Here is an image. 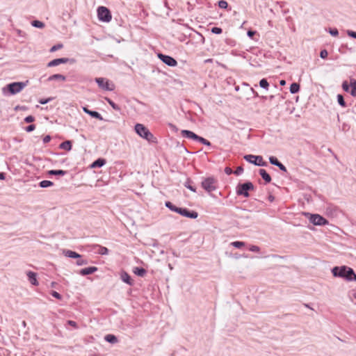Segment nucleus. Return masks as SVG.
I'll return each instance as SVG.
<instances>
[{
  "mask_svg": "<svg viewBox=\"0 0 356 356\" xmlns=\"http://www.w3.org/2000/svg\"><path fill=\"white\" fill-rule=\"evenodd\" d=\"M35 125L33 124H31L29 126H27L26 128H25V130L27 131V132H31L33 131V130H35Z\"/></svg>",
  "mask_w": 356,
  "mask_h": 356,
  "instance_id": "603ef678",
  "label": "nucleus"
},
{
  "mask_svg": "<svg viewBox=\"0 0 356 356\" xmlns=\"http://www.w3.org/2000/svg\"><path fill=\"white\" fill-rule=\"evenodd\" d=\"M27 107L25 106L17 105L15 107V111H26Z\"/></svg>",
  "mask_w": 356,
  "mask_h": 356,
  "instance_id": "6e6d98bb",
  "label": "nucleus"
},
{
  "mask_svg": "<svg viewBox=\"0 0 356 356\" xmlns=\"http://www.w3.org/2000/svg\"><path fill=\"white\" fill-rule=\"evenodd\" d=\"M106 101L108 103V104L115 111H120L121 108L119 105L116 104L113 100L110 98L106 97Z\"/></svg>",
  "mask_w": 356,
  "mask_h": 356,
  "instance_id": "cd10ccee",
  "label": "nucleus"
},
{
  "mask_svg": "<svg viewBox=\"0 0 356 356\" xmlns=\"http://www.w3.org/2000/svg\"><path fill=\"white\" fill-rule=\"evenodd\" d=\"M135 131L141 138L147 140L149 143H157L156 137L149 131V130L142 124H136L135 125Z\"/></svg>",
  "mask_w": 356,
  "mask_h": 356,
  "instance_id": "7ed1b4c3",
  "label": "nucleus"
},
{
  "mask_svg": "<svg viewBox=\"0 0 356 356\" xmlns=\"http://www.w3.org/2000/svg\"><path fill=\"white\" fill-rule=\"evenodd\" d=\"M327 56H328V52H327V51L326 49H323V50L321 51V52H320V57L321 58L325 59V58H326L327 57Z\"/></svg>",
  "mask_w": 356,
  "mask_h": 356,
  "instance_id": "a18cd8bd",
  "label": "nucleus"
},
{
  "mask_svg": "<svg viewBox=\"0 0 356 356\" xmlns=\"http://www.w3.org/2000/svg\"><path fill=\"white\" fill-rule=\"evenodd\" d=\"M51 295L54 297L55 298L58 299V300H61L62 299V296L58 293L57 291H52L51 293Z\"/></svg>",
  "mask_w": 356,
  "mask_h": 356,
  "instance_id": "c03bdc74",
  "label": "nucleus"
},
{
  "mask_svg": "<svg viewBox=\"0 0 356 356\" xmlns=\"http://www.w3.org/2000/svg\"><path fill=\"white\" fill-rule=\"evenodd\" d=\"M133 272L135 275H136L139 277H144L147 273V270L142 267L134 268Z\"/></svg>",
  "mask_w": 356,
  "mask_h": 356,
  "instance_id": "412c9836",
  "label": "nucleus"
},
{
  "mask_svg": "<svg viewBox=\"0 0 356 356\" xmlns=\"http://www.w3.org/2000/svg\"><path fill=\"white\" fill-rule=\"evenodd\" d=\"M76 264L78 266L86 265L88 264V260L83 258V257L81 255V257H78Z\"/></svg>",
  "mask_w": 356,
  "mask_h": 356,
  "instance_id": "473e14b6",
  "label": "nucleus"
},
{
  "mask_svg": "<svg viewBox=\"0 0 356 356\" xmlns=\"http://www.w3.org/2000/svg\"><path fill=\"white\" fill-rule=\"evenodd\" d=\"M350 86L351 88V90L350 91V95L353 97H356V79H350Z\"/></svg>",
  "mask_w": 356,
  "mask_h": 356,
  "instance_id": "b1692460",
  "label": "nucleus"
},
{
  "mask_svg": "<svg viewBox=\"0 0 356 356\" xmlns=\"http://www.w3.org/2000/svg\"><path fill=\"white\" fill-rule=\"evenodd\" d=\"M259 86L264 89L268 90L269 83L266 79H262L259 81Z\"/></svg>",
  "mask_w": 356,
  "mask_h": 356,
  "instance_id": "72a5a7b5",
  "label": "nucleus"
},
{
  "mask_svg": "<svg viewBox=\"0 0 356 356\" xmlns=\"http://www.w3.org/2000/svg\"><path fill=\"white\" fill-rule=\"evenodd\" d=\"M274 98V95H270L269 97L270 100H272Z\"/></svg>",
  "mask_w": 356,
  "mask_h": 356,
  "instance_id": "774afa93",
  "label": "nucleus"
},
{
  "mask_svg": "<svg viewBox=\"0 0 356 356\" xmlns=\"http://www.w3.org/2000/svg\"><path fill=\"white\" fill-rule=\"evenodd\" d=\"M83 110L86 113L88 114L92 118H96L99 120H104V118H102L101 114L99 113H98L97 111L89 110L86 107H83Z\"/></svg>",
  "mask_w": 356,
  "mask_h": 356,
  "instance_id": "dca6fc26",
  "label": "nucleus"
},
{
  "mask_svg": "<svg viewBox=\"0 0 356 356\" xmlns=\"http://www.w3.org/2000/svg\"><path fill=\"white\" fill-rule=\"evenodd\" d=\"M347 35L353 38L356 39V32L352 30H347L346 31Z\"/></svg>",
  "mask_w": 356,
  "mask_h": 356,
  "instance_id": "09e8293b",
  "label": "nucleus"
},
{
  "mask_svg": "<svg viewBox=\"0 0 356 356\" xmlns=\"http://www.w3.org/2000/svg\"><path fill=\"white\" fill-rule=\"evenodd\" d=\"M259 173L266 184L271 181V177L264 169H259Z\"/></svg>",
  "mask_w": 356,
  "mask_h": 356,
  "instance_id": "a211bd4d",
  "label": "nucleus"
},
{
  "mask_svg": "<svg viewBox=\"0 0 356 356\" xmlns=\"http://www.w3.org/2000/svg\"><path fill=\"white\" fill-rule=\"evenodd\" d=\"M337 102H338V104L342 106V107H346V103L344 100V98H343V96L342 95H337Z\"/></svg>",
  "mask_w": 356,
  "mask_h": 356,
  "instance_id": "f704fd0d",
  "label": "nucleus"
},
{
  "mask_svg": "<svg viewBox=\"0 0 356 356\" xmlns=\"http://www.w3.org/2000/svg\"><path fill=\"white\" fill-rule=\"evenodd\" d=\"M31 25L33 27L38 28V29H42L45 26V24L39 20H33L31 22Z\"/></svg>",
  "mask_w": 356,
  "mask_h": 356,
  "instance_id": "7c9ffc66",
  "label": "nucleus"
},
{
  "mask_svg": "<svg viewBox=\"0 0 356 356\" xmlns=\"http://www.w3.org/2000/svg\"><path fill=\"white\" fill-rule=\"evenodd\" d=\"M165 205L167 208H168L170 211L178 213L179 208L178 207H176L171 202L167 201L165 203Z\"/></svg>",
  "mask_w": 356,
  "mask_h": 356,
  "instance_id": "c85d7f7f",
  "label": "nucleus"
},
{
  "mask_svg": "<svg viewBox=\"0 0 356 356\" xmlns=\"http://www.w3.org/2000/svg\"><path fill=\"white\" fill-rule=\"evenodd\" d=\"M76 62V60L74 58H56L47 63V67H51L57 66L60 64H65L70 63V64H74Z\"/></svg>",
  "mask_w": 356,
  "mask_h": 356,
  "instance_id": "9d476101",
  "label": "nucleus"
},
{
  "mask_svg": "<svg viewBox=\"0 0 356 356\" xmlns=\"http://www.w3.org/2000/svg\"><path fill=\"white\" fill-rule=\"evenodd\" d=\"M53 185H54V183L49 180H43L39 183V186L41 188H47V187L52 186Z\"/></svg>",
  "mask_w": 356,
  "mask_h": 356,
  "instance_id": "c756f323",
  "label": "nucleus"
},
{
  "mask_svg": "<svg viewBox=\"0 0 356 356\" xmlns=\"http://www.w3.org/2000/svg\"><path fill=\"white\" fill-rule=\"evenodd\" d=\"M104 339L106 341L110 343H115L118 341V338L114 334H106L104 337Z\"/></svg>",
  "mask_w": 356,
  "mask_h": 356,
  "instance_id": "393cba45",
  "label": "nucleus"
},
{
  "mask_svg": "<svg viewBox=\"0 0 356 356\" xmlns=\"http://www.w3.org/2000/svg\"><path fill=\"white\" fill-rule=\"evenodd\" d=\"M225 172L227 175H229L232 174L234 172H233V170L230 168L227 167V168H225Z\"/></svg>",
  "mask_w": 356,
  "mask_h": 356,
  "instance_id": "bf43d9fd",
  "label": "nucleus"
},
{
  "mask_svg": "<svg viewBox=\"0 0 356 356\" xmlns=\"http://www.w3.org/2000/svg\"><path fill=\"white\" fill-rule=\"evenodd\" d=\"M49 175L64 176L67 174V171L63 170H51L48 172Z\"/></svg>",
  "mask_w": 356,
  "mask_h": 356,
  "instance_id": "a878e982",
  "label": "nucleus"
},
{
  "mask_svg": "<svg viewBox=\"0 0 356 356\" xmlns=\"http://www.w3.org/2000/svg\"><path fill=\"white\" fill-rule=\"evenodd\" d=\"M97 270L98 268L96 266H90L88 268L81 269L79 272V274L82 276H86L95 273L96 271H97Z\"/></svg>",
  "mask_w": 356,
  "mask_h": 356,
  "instance_id": "2eb2a0df",
  "label": "nucleus"
},
{
  "mask_svg": "<svg viewBox=\"0 0 356 356\" xmlns=\"http://www.w3.org/2000/svg\"><path fill=\"white\" fill-rule=\"evenodd\" d=\"M181 134L182 137H184V138L196 140V141H197L206 146H208V147L211 146V143L208 140L197 135L192 131L184 129V130L181 131Z\"/></svg>",
  "mask_w": 356,
  "mask_h": 356,
  "instance_id": "423d86ee",
  "label": "nucleus"
},
{
  "mask_svg": "<svg viewBox=\"0 0 356 356\" xmlns=\"http://www.w3.org/2000/svg\"><path fill=\"white\" fill-rule=\"evenodd\" d=\"M277 168H279V169L284 172H287V169L285 167L284 165H283L281 162L279 163L278 166H277Z\"/></svg>",
  "mask_w": 356,
  "mask_h": 356,
  "instance_id": "864d4df0",
  "label": "nucleus"
},
{
  "mask_svg": "<svg viewBox=\"0 0 356 356\" xmlns=\"http://www.w3.org/2000/svg\"><path fill=\"white\" fill-rule=\"evenodd\" d=\"M332 273L334 277H339L348 281L356 280V274L353 268L346 266H335L332 269Z\"/></svg>",
  "mask_w": 356,
  "mask_h": 356,
  "instance_id": "f257e3e1",
  "label": "nucleus"
},
{
  "mask_svg": "<svg viewBox=\"0 0 356 356\" xmlns=\"http://www.w3.org/2000/svg\"><path fill=\"white\" fill-rule=\"evenodd\" d=\"M249 250L251 251V252H259L260 250V248L257 245H251L250 248H249Z\"/></svg>",
  "mask_w": 356,
  "mask_h": 356,
  "instance_id": "8fccbe9b",
  "label": "nucleus"
},
{
  "mask_svg": "<svg viewBox=\"0 0 356 356\" xmlns=\"http://www.w3.org/2000/svg\"><path fill=\"white\" fill-rule=\"evenodd\" d=\"M67 324L75 327V328L78 327L77 323L74 321H71V320L67 321Z\"/></svg>",
  "mask_w": 356,
  "mask_h": 356,
  "instance_id": "4d7b16f0",
  "label": "nucleus"
},
{
  "mask_svg": "<svg viewBox=\"0 0 356 356\" xmlns=\"http://www.w3.org/2000/svg\"><path fill=\"white\" fill-rule=\"evenodd\" d=\"M120 275L121 280L124 283L129 284V286H133L134 284L131 276L126 271L122 270Z\"/></svg>",
  "mask_w": 356,
  "mask_h": 356,
  "instance_id": "4468645a",
  "label": "nucleus"
},
{
  "mask_svg": "<svg viewBox=\"0 0 356 356\" xmlns=\"http://www.w3.org/2000/svg\"><path fill=\"white\" fill-rule=\"evenodd\" d=\"M47 80L49 81H55V80L65 81L66 80V76L63 74H53V75L49 76Z\"/></svg>",
  "mask_w": 356,
  "mask_h": 356,
  "instance_id": "aec40b11",
  "label": "nucleus"
},
{
  "mask_svg": "<svg viewBox=\"0 0 356 356\" xmlns=\"http://www.w3.org/2000/svg\"><path fill=\"white\" fill-rule=\"evenodd\" d=\"M350 86V84H348L347 81H344L342 83V88L346 92H349Z\"/></svg>",
  "mask_w": 356,
  "mask_h": 356,
  "instance_id": "79ce46f5",
  "label": "nucleus"
},
{
  "mask_svg": "<svg viewBox=\"0 0 356 356\" xmlns=\"http://www.w3.org/2000/svg\"><path fill=\"white\" fill-rule=\"evenodd\" d=\"M54 98L53 97H49L46 99H40L38 100V102L41 104H46L48 102H51Z\"/></svg>",
  "mask_w": 356,
  "mask_h": 356,
  "instance_id": "37998d69",
  "label": "nucleus"
},
{
  "mask_svg": "<svg viewBox=\"0 0 356 356\" xmlns=\"http://www.w3.org/2000/svg\"><path fill=\"white\" fill-rule=\"evenodd\" d=\"M63 17L67 16V17H70V14L67 12L66 13H63Z\"/></svg>",
  "mask_w": 356,
  "mask_h": 356,
  "instance_id": "338daca9",
  "label": "nucleus"
},
{
  "mask_svg": "<svg viewBox=\"0 0 356 356\" xmlns=\"http://www.w3.org/2000/svg\"><path fill=\"white\" fill-rule=\"evenodd\" d=\"M59 148L70 151L72 149V142L70 140H65L59 145Z\"/></svg>",
  "mask_w": 356,
  "mask_h": 356,
  "instance_id": "5701e85b",
  "label": "nucleus"
},
{
  "mask_svg": "<svg viewBox=\"0 0 356 356\" xmlns=\"http://www.w3.org/2000/svg\"><path fill=\"white\" fill-rule=\"evenodd\" d=\"M252 91L254 94L255 96H258V93L256 91H254L253 88H252Z\"/></svg>",
  "mask_w": 356,
  "mask_h": 356,
  "instance_id": "69168bd1",
  "label": "nucleus"
},
{
  "mask_svg": "<svg viewBox=\"0 0 356 356\" xmlns=\"http://www.w3.org/2000/svg\"><path fill=\"white\" fill-rule=\"evenodd\" d=\"M244 159L250 163L254 164L257 166H267V162L263 160L261 156H257L253 154H246L244 156Z\"/></svg>",
  "mask_w": 356,
  "mask_h": 356,
  "instance_id": "0eeeda50",
  "label": "nucleus"
},
{
  "mask_svg": "<svg viewBox=\"0 0 356 356\" xmlns=\"http://www.w3.org/2000/svg\"><path fill=\"white\" fill-rule=\"evenodd\" d=\"M300 88V84L298 83H293L290 86V92L291 94H296L299 92Z\"/></svg>",
  "mask_w": 356,
  "mask_h": 356,
  "instance_id": "bb28decb",
  "label": "nucleus"
},
{
  "mask_svg": "<svg viewBox=\"0 0 356 356\" xmlns=\"http://www.w3.org/2000/svg\"><path fill=\"white\" fill-rule=\"evenodd\" d=\"M97 16L99 19L104 22H109L112 19L110 10L104 6H99L97 8Z\"/></svg>",
  "mask_w": 356,
  "mask_h": 356,
  "instance_id": "6e6552de",
  "label": "nucleus"
},
{
  "mask_svg": "<svg viewBox=\"0 0 356 356\" xmlns=\"http://www.w3.org/2000/svg\"><path fill=\"white\" fill-rule=\"evenodd\" d=\"M98 253L102 254V255L108 254V249L107 248H106V247H103V246L99 245Z\"/></svg>",
  "mask_w": 356,
  "mask_h": 356,
  "instance_id": "4c0bfd02",
  "label": "nucleus"
},
{
  "mask_svg": "<svg viewBox=\"0 0 356 356\" xmlns=\"http://www.w3.org/2000/svg\"><path fill=\"white\" fill-rule=\"evenodd\" d=\"M256 33V31H252V30H249L247 32V35L250 37V38H252L253 35H254Z\"/></svg>",
  "mask_w": 356,
  "mask_h": 356,
  "instance_id": "052dcab7",
  "label": "nucleus"
},
{
  "mask_svg": "<svg viewBox=\"0 0 356 356\" xmlns=\"http://www.w3.org/2000/svg\"><path fill=\"white\" fill-rule=\"evenodd\" d=\"M269 162L270 163V164L275 166H278L279 163H280L277 158L274 156H270L269 157Z\"/></svg>",
  "mask_w": 356,
  "mask_h": 356,
  "instance_id": "e433bc0d",
  "label": "nucleus"
},
{
  "mask_svg": "<svg viewBox=\"0 0 356 356\" xmlns=\"http://www.w3.org/2000/svg\"><path fill=\"white\" fill-rule=\"evenodd\" d=\"M280 84L281 86H284V85L286 84V81H285V80H283V79H282V80H280Z\"/></svg>",
  "mask_w": 356,
  "mask_h": 356,
  "instance_id": "0e129e2a",
  "label": "nucleus"
},
{
  "mask_svg": "<svg viewBox=\"0 0 356 356\" xmlns=\"http://www.w3.org/2000/svg\"><path fill=\"white\" fill-rule=\"evenodd\" d=\"M305 215H309V222L314 225L322 226L328 224L327 220H326L324 217L321 216L319 214L305 213Z\"/></svg>",
  "mask_w": 356,
  "mask_h": 356,
  "instance_id": "1a4fd4ad",
  "label": "nucleus"
},
{
  "mask_svg": "<svg viewBox=\"0 0 356 356\" xmlns=\"http://www.w3.org/2000/svg\"><path fill=\"white\" fill-rule=\"evenodd\" d=\"M106 163V159L102 158H99L97 160H95L92 164L91 168H101L103 165H104Z\"/></svg>",
  "mask_w": 356,
  "mask_h": 356,
  "instance_id": "6ab92c4d",
  "label": "nucleus"
},
{
  "mask_svg": "<svg viewBox=\"0 0 356 356\" xmlns=\"http://www.w3.org/2000/svg\"><path fill=\"white\" fill-rule=\"evenodd\" d=\"M63 253L66 257H70V258L78 259V257H81V254H79V253H77L74 251L70 250H64Z\"/></svg>",
  "mask_w": 356,
  "mask_h": 356,
  "instance_id": "4be33fe9",
  "label": "nucleus"
},
{
  "mask_svg": "<svg viewBox=\"0 0 356 356\" xmlns=\"http://www.w3.org/2000/svg\"><path fill=\"white\" fill-rule=\"evenodd\" d=\"M274 199H275V197H274L273 195H270L268 196V200L270 202H273Z\"/></svg>",
  "mask_w": 356,
  "mask_h": 356,
  "instance_id": "e2e57ef3",
  "label": "nucleus"
},
{
  "mask_svg": "<svg viewBox=\"0 0 356 356\" xmlns=\"http://www.w3.org/2000/svg\"><path fill=\"white\" fill-rule=\"evenodd\" d=\"M168 127H170V130L174 132H177L179 130L178 128L175 124H173L172 123H169Z\"/></svg>",
  "mask_w": 356,
  "mask_h": 356,
  "instance_id": "5fc2aeb1",
  "label": "nucleus"
},
{
  "mask_svg": "<svg viewBox=\"0 0 356 356\" xmlns=\"http://www.w3.org/2000/svg\"><path fill=\"white\" fill-rule=\"evenodd\" d=\"M211 31L214 34H220L222 32V29L220 27L213 26L211 28Z\"/></svg>",
  "mask_w": 356,
  "mask_h": 356,
  "instance_id": "a19ab883",
  "label": "nucleus"
},
{
  "mask_svg": "<svg viewBox=\"0 0 356 356\" xmlns=\"http://www.w3.org/2000/svg\"><path fill=\"white\" fill-rule=\"evenodd\" d=\"M192 181L190 179H188L184 183V186L189 189L190 191L193 192L196 191L195 187H194L192 184Z\"/></svg>",
  "mask_w": 356,
  "mask_h": 356,
  "instance_id": "2f4dec72",
  "label": "nucleus"
},
{
  "mask_svg": "<svg viewBox=\"0 0 356 356\" xmlns=\"http://www.w3.org/2000/svg\"><path fill=\"white\" fill-rule=\"evenodd\" d=\"M219 8L222 9H227L228 8V3L225 0H220L218 2Z\"/></svg>",
  "mask_w": 356,
  "mask_h": 356,
  "instance_id": "58836bf2",
  "label": "nucleus"
},
{
  "mask_svg": "<svg viewBox=\"0 0 356 356\" xmlns=\"http://www.w3.org/2000/svg\"><path fill=\"white\" fill-rule=\"evenodd\" d=\"M201 186L207 193H211L218 188V181L214 177H208L203 179Z\"/></svg>",
  "mask_w": 356,
  "mask_h": 356,
  "instance_id": "20e7f679",
  "label": "nucleus"
},
{
  "mask_svg": "<svg viewBox=\"0 0 356 356\" xmlns=\"http://www.w3.org/2000/svg\"><path fill=\"white\" fill-rule=\"evenodd\" d=\"M243 172V168L242 166H238V167H237V168L235 170V171L234 172V173L236 175H240Z\"/></svg>",
  "mask_w": 356,
  "mask_h": 356,
  "instance_id": "3c124183",
  "label": "nucleus"
},
{
  "mask_svg": "<svg viewBox=\"0 0 356 356\" xmlns=\"http://www.w3.org/2000/svg\"><path fill=\"white\" fill-rule=\"evenodd\" d=\"M28 276L29 281L30 283L34 286L38 285V282L37 280V274L32 271H28L26 273Z\"/></svg>",
  "mask_w": 356,
  "mask_h": 356,
  "instance_id": "f3484780",
  "label": "nucleus"
},
{
  "mask_svg": "<svg viewBox=\"0 0 356 356\" xmlns=\"http://www.w3.org/2000/svg\"><path fill=\"white\" fill-rule=\"evenodd\" d=\"M245 243L243 241H236L231 243V245L236 248H241L244 247Z\"/></svg>",
  "mask_w": 356,
  "mask_h": 356,
  "instance_id": "c9c22d12",
  "label": "nucleus"
},
{
  "mask_svg": "<svg viewBox=\"0 0 356 356\" xmlns=\"http://www.w3.org/2000/svg\"><path fill=\"white\" fill-rule=\"evenodd\" d=\"M63 47V44L59 43V44H55L53 47H51V48L50 49L49 51H50V52H55L57 50L62 49Z\"/></svg>",
  "mask_w": 356,
  "mask_h": 356,
  "instance_id": "ea45409f",
  "label": "nucleus"
},
{
  "mask_svg": "<svg viewBox=\"0 0 356 356\" xmlns=\"http://www.w3.org/2000/svg\"><path fill=\"white\" fill-rule=\"evenodd\" d=\"M28 83L29 81H26L24 82L20 81L8 83L2 88V92L5 95L7 94L14 95L20 92L28 85Z\"/></svg>",
  "mask_w": 356,
  "mask_h": 356,
  "instance_id": "f03ea898",
  "label": "nucleus"
},
{
  "mask_svg": "<svg viewBox=\"0 0 356 356\" xmlns=\"http://www.w3.org/2000/svg\"><path fill=\"white\" fill-rule=\"evenodd\" d=\"M51 136L49 135H47L45 136L44 138H43V143H49L50 140H51Z\"/></svg>",
  "mask_w": 356,
  "mask_h": 356,
  "instance_id": "13d9d810",
  "label": "nucleus"
},
{
  "mask_svg": "<svg viewBox=\"0 0 356 356\" xmlns=\"http://www.w3.org/2000/svg\"><path fill=\"white\" fill-rule=\"evenodd\" d=\"M254 186L251 181H246L243 184H238L236 188V193L238 195H242L245 197H250V191H253Z\"/></svg>",
  "mask_w": 356,
  "mask_h": 356,
  "instance_id": "39448f33",
  "label": "nucleus"
},
{
  "mask_svg": "<svg viewBox=\"0 0 356 356\" xmlns=\"http://www.w3.org/2000/svg\"><path fill=\"white\" fill-rule=\"evenodd\" d=\"M179 214L181 215L182 216L187 217L189 218L195 219L197 218L198 213L197 212L195 211H191L186 208H182L179 207L178 213Z\"/></svg>",
  "mask_w": 356,
  "mask_h": 356,
  "instance_id": "f8f14e48",
  "label": "nucleus"
},
{
  "mask_svg": "<svg viewBox=\"0 0 356 356\" xmlns=\"http://www.w3.org/2000/svg\"><path fill=\"white\" fill-rule=\"evenodd\" d=\"M6 178V175L4 172H0V180H4Z\"/></svg>",
  "mask_w": 356,
  "mask_h": 356,
  "instance_id": "680f3d73",
  "label": "nucleus"
},
{
  "mask_svg": "<svg viewBox=\"0 0 356 356\" xmlns=\"http://www.w3.org/2000/svg\"><path fill=\"white\" fill-rule=\"evenodd\" d=\"M158 57L163 63L168 66L175 67L177 65V61L170 56L159 53L158 54Z\"/></svg>",
  "mask_w": 356,
  "mask_h": 356,
  "instance_id": "9b49d317",
  "label": "nucleus"
},
{
  "mask_svg": "<svg viewBox=\"0 0 356 356\" xmlns=\"http://www.w3.org/2000/svg\"><path fill=\"white\" fill-rule=\"evenodd\" d=\"M35 120V118L33 115H28L24 118V122L26 123H31Z\"/></svg>",
  "mask_w": 356,
  "mask_h": 356,
  "instance_id": "49530a36",
  "label": "nucleus"
},
{
  "mask_svg": "<svg viewBox=\"0 0 356 356\" xmlns=\"http://www.w3.org/2000/svg\"><path fill=\"white\" fill-rule=\"evenodd\" d=\"M329 33L332 36H337L339 35V31L336 28L330 29Z\"/></svg>",
  "mask_w": 356,
  "mask_h": 356,
  "instance_id": "de8ad7c7",
  "label": "nucleus"
},
{
  "mask_svg": "<svg viewBox=\"0 0 356 356\" xmlns=\"http://www.w3.org/2000/svg\"><path fill=\"white\" fill-rule=\"evenodd\" d=\"M95 81L97 83L98 86L103 90L108 91H111L113 90V88L109 87L108 81L104 78H96Z\"/></svg>",
  "mask_w": 356,
  "mask_h": 356,
  "instance_id": "ddd939ff",
  "label": "nucleus"
}]
</instances>
